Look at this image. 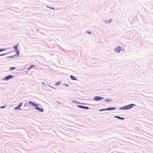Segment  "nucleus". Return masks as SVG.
I'll use <instances>...</instances> for the list:
<instances>
[{"instance_id": "39448f33", "label": "nucleus", "mask_w": 153, "mask_h": 153, "mask_svg": "<svg viewBox=\"0 0 153 153\" xmlns=\"http://www.w3.org/2000/svg\"><path fill=\"white\" fill-rule=\"evenodd\" d=\"M121 47L120 46H118L115 49V51L118 53H119L121 50Z\"/></svg>"}, {"instance_id": "9d476101", "label": "nucleus", "mask_w": 153, "mask_h": 153, "mask_svg": "<svg viewBox=\"0 0 153 153\" xmlns=\"http://www.w3.org/2000/svg\"><path fill=\"white\" fill-rule=\"evenodd\" d=\"M105 101L107 102H110V101H111V100L109 99H106L105 100Z\"/></svg>"}, {"instance_id": "9b49d317", "label": "nucleus", "mask_w": 153, "mask_h": 153, "mask_svg": "<svg viewBox=\"0 0 153 153\" xmlns=\"http://www.w3.org/2000/svg\"><path fill=\"white\" fill-rule=\"evenodd\" d=\"M61 84V82H56V85H60Z\"/></svg>"}, {"instance_id": "423d86ee", "label": "nucleus", "mask_w": 153, "mask_h": 153, "mask_svg": "<svg viewBox=\"0 0 153 153\" xmlns=\"http://www.w3.org/2000/svg\"><path fill=\"white\" fill-rule=\"evenodd\" d=\"M78 106L80 108H83V109H88L89 108L88 107H86V106H81V105H78Z\"/></svg>"}, {"instance_id": "1a4fd4ad", "label": "nucleus", "mask_w": 153, "mask_h": 153, "mask_svg": "<svg viewBox=\"0 0 153 153\" xmlns=\"http://www.w3.org/2000/svg\"><path fill=\"white\" fill-rule=\"evenodd\" d=\"M115 118H117L119 119H120V120H123L124 119V118L121 117H118V116H115Z\"/></svg>"}, {"instance_id": "0eeeda50", "label": "nucleus", "mask_w": 153, "mask_h": 153, "mask_svg": "<svg viewBox=\"0 0 153 153\" xmlns=\"http://www.w3.org/2000/svg\"><path fill=\"white\" fill-rule=\"evenodd\" d=\"M70 78L72 80H77V79L75 77L73 76L72 75H71L70 76Z\"/></svg>"}, {"instance_id": "7ed1b4c3", "label": "nucleus", "mask_w": 153, "mask_h": 153, "mask_svg": "<svg viewBox=\"0 0 153 153\" xmlns=\"http://www.w3.org/2000/svg\"><path fill=\"white\" fill-rule=\"evenodd\" d=\"M14 77V76L12 75H10L8 76H6L4 78L3 80H8L9 79H11Z\"/></svg>"}, {"instance_id": "6ab92c4d", "label": "nucleus", "mask_w": 153, "mask_h": 153, "mask_svg": "<svg viewBox=\"0 0 153 153\" xmlns=\"http://www.w3.org/2000/svg\"><path fill=\"white\" fill-rule=\"evenodd\" d=\"M4 106H2L1 107V108H4Z\"/></svg>"}, {"instance_id": "2eb2a0df", "label": "nucleus", "mask_w": 153, "mask_h": 153, "mask_svg": "<svg viewBox=\"0 0 153 153\" xmlns=\"http://www.w3.org/2000/svg\"><path fill=\"white\" fill-rule=\"evenodd\" d=\"M14 109L15 110H17V109L20 110L21 108H19L18 106L16 107H15V108Z\"/></svg>"}, {"instance_id": "ddd939ff", "label": "nucleus", "mask_w": 153, "mask_h": 153, "mask_svg": "<svg viewBox=\"0 0 153 153\" xmlns=\"http://www.w3.org/2000/svg\"><path fill=\"white\" fill-rule=\"evenodd\" d=\"M22 104H23L22 102H21V103H19V105L18 106L19 108H20V107L22 106Z\"/></svg>"}, {"instance_id": "4be33fe9", "label": "nucleus", "mask_w": 153, "mask_h": 153, "mask_svg": "<svg viewBox=\"0 0 153 153\" xmlns=\"http://www.w3.org/2000/svg\"><path fill=\"white\" fill-rule=\"evenodd\" d=\"M3 51V50H2V49L1 50H0V52L2 51Z\"/></svg>"}, {"instance_id": "f257e3e1", "label": "nucleus", "mask_w": 153, "mask_h": 153, "mask_svg": "<svg viewBox=\"0 0 153 153\" xmlns=\"http://www.w3.org/2000/svg\"><path fill=\"white\" fill-rule=\"evenodd\" d=\"M29 103L32 105L36 107V110L39 111L40 112H43V109L42 108H39L38 107V105L37 104H35L31 101H29Z\"/></svg>"}, {"instance_id": "f3484780", "label": "nucleus", "mask_w": 153, "mask_h": 153, "mask_svg": "<svg viewBox=\"0 0 153 153\" xmlns=\"http://www.w3.org/2000/svg\"><path fill=\"white\" fill-rule=\"evenodd\" d=\"M105 110H106V109H101V110H100V111H105Z\"/></svg>"}, {"instance_id": "aec40b11", "label": "nucleus", "mask_w": 153, "mask_h": 153, "mask_svg": "<svg viewBox=\"0 0 153 153\" xmlns=\"http://www.w3.org/2000/svg\"><path fill=\"white\" fill-rule=\"evenodd\" d=\"M87 32L89 34H90L91 33V32H90L88 31H87Z\"/></svg>"}, {"instance_id": "4468645a", "label": "nucleus", "mask_w": 153, "mask_h": 153, "mask_svg": "<svg viewBox=\"0 0 153 153\" xmlns=\"http://www.w3.org/2000/svg\"><path fill=\"white\" fill-rule=\"evenodd\" d=\"M15 69V67H10V68L9 70H14Z\"/></svg>"}, {"instance_id": "dca6fc26", "label": "nucleus", "mask_w": 153, "mask_h": 153, "mask_svg": "<svg viewBox=\"0 0 153 153\" xmlns=\"http://www.w3.org/2000/svg\"><path fill=\"white\" fill-rule=\"evenodd\" d=\"M17 46H14L13 47V48L15 49V50L16 51L17 50Z\"/></svg>"}, {"instance_id": "5701e85b", "label": "nucleus", "mask_w": 153, "mask_h": 153, "mask_svg": "<svg viewBox=\"0 0 153 153\" xmlns=\"http://www.w3.org/2000/svg\"><path fill=\"white\" fill-rule=\"evenodd\" d=\"M51 8L52 9H54V8H53H53Z\"/></svg>"}, {"instance_id": "412c9836", "label": "nucleus", "mask_w": 153, "mask_h": 153, "mask_svg": "<svg viewBox=\"0 0 153 153\" xmlns=\"http://www.w3.org/2000/svg\"><path fill=\"white\" fill-rule=\"evenodd\" d=\"M111 20H112L111 19V20H110L108 21V22H109V23H110V22H111Z\"/></svg>"}, {"instance_id": "a211bd4d", "label": "nucleus", "mask_w": 153, "mask_h": 153, "mask_svg": "<svg viewBox=\"0 0 153 153\" xmlns=\"http://www.w3.org/2000/svg\"><path fill=\"white\" fill-rule=\"evenodd\" d=\"M16 51H17V55H19V52L17 50H16Z\"/></svg>"}, {"instance_id": "20e7f679", "label": "nucleus", "mask_w": 153, "mask_h": 153, "mask_svg": "<svg viewBox=\"0 0 153 153\" xmlns=\"http://www.w3.org/2000/svg\"><path fill=\"white\" fill-rule=\"evenodd\" d=\"M103 99V98L99 96H96L94 97V99L96 101L99 100Z\"/></svg>"}, {"instance_id": "f03ea898", "label": "nucleus", "mask_w": 153, "mask_h": 153, "mask_svg": "<svg viewBox=\"0 0 153 153\" xmlns=\"http://www.w3.org/2000/svg\"><path fill=\"white\" fill-rule=\"evenodd\" d=\"M135 105L134 104H131L120 108V109L122 110H127L131 108L134 106Z\"/></svg>"}, {"instance_id": "6e6552de", "label": "nucleus", "mask_w": 153, "mask_h": 153, "mask_svg": "<svg viewBox=\"0 0 153 153\" xmlns=\"http://www.w3.org/2000/svg\"><path fill=\"white\" fill-rule=\"evenodd\" d=\"M116 109V108L115 107H112V108H107L106 109V110H114Z\"/></svg>"}, {"instance_id": "f8f14e48", "label": "nucleus", "mask_w": 153, "mask_h": 153, "mask_svg": "<svg viewBox=\"0 0 153 153\" xmlns=\"http://www.w3.org/2000/svg\"><path fill=\"white\" fill-rule=\"evenodd\" d=\"M35 66V65H31L30 66V67L28 68V70H29L31 68Z\"/></svg>"}]
</instances>
